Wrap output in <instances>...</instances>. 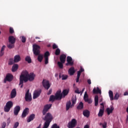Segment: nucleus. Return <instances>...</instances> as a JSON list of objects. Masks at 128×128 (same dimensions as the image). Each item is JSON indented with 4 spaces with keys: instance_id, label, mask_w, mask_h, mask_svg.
Returning <instances> with one entry per match:
<instances>
[{
    "instance_id": "18",
    "label": "nucleus",
    "mask_w": 128,
    "mask_h": 128,
    "mask_svg": "<svg viewBox=\"0 0 128 128\" xmlns=\"http://www.w3.org/2000/svg\"><path fill=\"white\" fill-rule=\"evenodd\" d=\"M34 118H36V114H30L27 119V122H32V120H34Z\"/></svg>"
},
{
    "instance_id": "47",
    "label": "nucleus",
    "mask_w": 128,
    "mask_h": 128,
    "mask_svg": "<svg viewBox=\"0 0 128 128\" xmlns=\"http://www.w3.org/2000/svg\"><path fill=\"white\" fill-rule=\"evenodd\" d=\"M100 126H102L103 128H106V122H105L104 124L100 123Z\"/></svg>"
},
{
    "instance_id": "19",
    "label": "nucleus",
    "mask_w": 128,
    "mask_h": 128,
    "mask_svg": "<svg viewBox=\"0 0 128 128\" xmlns=\"http://www.w3.org/2000/svg\"><path fill=\"white\" fill-rule=\"evenodd\" d=\"M8 42L10 44H16V38L14 36L8 37Z\"/></svg>"
},
{
    "instance_id": "39",
    "label": "nucleus",
    "mask_w": 128,
    "mask_h": 128,
    "mask_svg": "<svg viewBox=\"0 0 128 128\" xmlns=\"http://www.w3.org/2000/svg\"><path fill=\"white\" fill-rule=\"evenodd\" d=\"M62 94L64 96H68V90H63Z\"/></svg>"
},
{
    "instance_id": "52",
    "label": "nucleus",
    "mask_w": 128,
    "mask_h": 128,
    "mask_svg": "<svg viewBox=\"0 0 128 128\" xmlns=\"http://www.w3.org/2000/svg\"><path fill=\"white\" fill-rule=\"evenodd\" d=\"M6 126V122H4L2 124V128H5Z\"/></svg>"
},
{
    "instance_id": "14",
    "label": "nucleus",
    "mask_w": 128,
    "mask_h": 128,
    "mask_svg": "<svg viewBox=\"0 0 128 128\" xmlns=\"http://www.w3.org/2000/svg\"><path fill=\"white\" fill-rule=\"evenodd\" d=\"M20 110V106H17L14 108V116H18Z\"/></svg>"
},
{
    "instance_id": "46",
    "label": "nucleus",
    "mask_w": 128,
    "mask_h": 128,
    "mask_svg": "<svg viewBox=\"0 0 128 128\" xmlns=\"http://www.w3.org/2000/svg\"><path fill=\"white\" fill-rule=\"evenodd\" d=\"M22 42H26V37H24V36H22V40H21Z\"/></svg>"
},
{
    "instance_id": "50",
    "label": "nucleus",
    "mask_w": 128,
    "mask_h": 128,
    "mask_svg": "<svg viewBox=\"0 0 128 128\" xmlns=\"http://www.w3.org/2000/svg\"><path fill=\"white\" fill-rule=\"evenodd\" d=\"M53 50H56V48H58V46L56 44H54L52 45Z\"/></svg>"
},
{
    "instance_id": "12",
    "label": "nucleus",
    "mask_w": 128,
    "mask_h": 128,
    "mask_svg": "<svg viewBox=\"0 0 128 128\" xmlns=\"http://www.w3.org/2000/svg\"><path fill=\"white\" fill-rule=\"evenodd\" d=\"M14 78V76L12 74H8L6 77V78L4 80V82H12Z\"/></svg>"
},
{
    "instance_id": "58",
    "label": "nucleus",
    "mask_w": 128,
    "mask_h": 128,
    "mask_svg": "<svg viewBox=\"0 0 128 128\" xmlns=\"http://www.w3.org/2000/svg\"><path fill=\"white\" fill-rule=\"evenodd\" d=\"M124 96H128V92H124Z\"/></svg>"
},
{
    "instance_id": "10",
    "label": "nucleus",
    "mask_w": 128,
    "mask_h": 128,
    "mask_svg": "<svg viewBox=\"0 0 128 128\" xmlns=\"http://www.w3.org/2000/svg\"><path fill=\"white\" fill-rule=\"evenodd\" d=\"M40 94H42V90L40 89L35 90L33 94V99L36 100V98H38V97L40 96Z\"/></svg>"
},
{
    "instance_id": "13",
    "label": "nucleus",
    "mask_w": 128,
    "mask_h": 128,
    "mask_svg": "<svg viewBox=\"0 0 128 128\" xmlns=\"http://www.w3.org/2000/svg\"><path fill=\"white\" fill-rule=\"evenodd\" d=\"M62 92L60 90H58L55 94V96L57 100H60L62 98V94H61Z\"/></svg>"
},
{
    "instance_id": "3",
    "label": "nucleus",
    "mask_w": 128,
    "mask_h": 128,
    "mask_svg": "<svg viewBox=\"0 0 128 128\" xmlns=\"http://www.w3.org/2000/svg\"><path fill=\"white\" fill-rule=\"evenodd\" d=\"M53 118H54L52 117V115L50 113H47L45 116L44 118H43L44 120H45L44 126H48V128Z\"/></svg>"
},
{
    "instance_id": "9",
    "label": "nucleus",
    "mask_w": 128,
    "mask_h": 128,
    "mask_svg": "<svg viewBox=\"0 0 128 128\" xmlns=\"http://www.w3.org/2000/svg\"><path fill=\"white\" fill-rule=\"evenodd\" d=\"M66 62L67 63L66 64V66H74V61L72 60V57L70 56H67Z\"/></svg>"
},
{
    "instance_id": "23",
    "label": "nucleus",
    "mask_w": 128,
    "mask_h": 128,
    "mask_svg": "<svg viewBox=\"0 0 128 128\" xmlns=\"http://www.w3.org/2000/svg\"><path fill=\"white\" fill-rule=\"evenodd\" d=\"M20 56L19 54L16 55L14 56V62H20Z\"/></svg>"
},
{
    "instance_id": "49",
    "label": "nucleus",
    "mask_w": 128,
    "mask_h": 128,
    "mask_svg": "<svg viewBox=\"0 0 128 128\" xmlns=\"http://www.w3.org/2000/svg\"><path fill=\"white\" fill-rule=\"evenodd\" d=\"M44 64H48V58H44Z\"/></svg>"
},
{
    "instance_id": "7",
    "label": "nucleus",
    "mask_w": 128,
    "mask_h": 128,
    "mask_svg": "<svg viewBox=\"0 0 128 128\" xmlns=\"http://www.w3.org/2000/svg\"><path fill=\"white\" fill-rule=\"evenodd\" d=\"M52 104H46L44 106V110H42V114L43 116H46V112H48V110H50V108H52Z\"/></svg>"
},
{
    "instance_id": "42",
    "label": "nucleus",
    "mask_w": 128,
    "mask_h": 128,
    "mask_svg": "<svg viewBox=\"0 0 128 128\" xmlns=\"http://www.w3.org/2000/svg\"><path fill=\"white\" fill-rule=\"evenodd\" d=\"M118 98H120V94H118V93L116 92L114 96V100H118Z\"/></svg>"
},
{
    "instance_id": "35",
    "label": "nucleus",
    "mask_w": 128,
    "mask_h": 128,
    "mask_svg": "<svg viewBox=\"0 0 128 128\" xmlns=\"http://www.w3.org/2000/svg\"><path fill=\"white\" fill-rule=\"evenodd\" d=\"M7 46L8 48H10L11 50L12 48H14V43H9L8 45Z\"/></svg>"
},
{
    "instance_id": "41",
    "label": "nucleus",
    "mask_w": 128,
    "mask_h": 128,
    "mask_svg": "<svg viewBox=\"0 0 128 128\" xmlns=\"http://www.w3.org/2000/svg\"><path fill=\"white\" fill-rule=\"evenodd\" d=\"M60 54V48H57L55 52V54L56 56H59Z\"/></svg>"
},
{
    "instance_id": "61",
    "label": "nucleus",
    "mask_w": 128,
    "mask_h": 128,
    "mask_svg": "<svg viewBox=\"0 0 128 128\" xmlns=\"http://www.w3.org/2000/svg\"><path fill=\"white\" fill-rule=\"evenodd\" d=\"M100 104L101 106H104V103H101Z\"/></svg>"
},
{
    "instance_id": "26",
    "label": "nucleus",
    "mask_w": 128,
    "mask_h": 128,
    "mask_svg": "<svg viewBox=\"0 0 128 128\" xmlns=\"http://www.w3.org/2000/svg\"><path fill=\"white\" fill-rule=\"evenodd\" d=\"M77 110H82L84 108V103L82 102H80L78 105L76 107Z\"/></svg>"
},
{
    "instance_id": "54",
    "label": "nucleus",
    "mask_w": 128,
    "mask_h": 128,
    "mask_svg": "<svg viewBox=\"0 0 128 128\" xmlns=\"http://www.w3.org/2000/svg\"><path fill=\"white\" fill-rule=\"evenodd\" d=\"M87 82L88 84H92V80L90 79H88L87 80Z\"/></svg>"
},
{
    "instance_id": "2",
    "label": "nucleus",
    "mask_w": 128,
    "mask_h": 128,
    "mask_svg": "<svg viewBox=\"0 0 128 128\" xmlns=\"http://www.w3.org/2000/svg\"><path fill=\"white\" fill-rule=\"evenodd\" d=\"M40 47L38 45L34 44L33 45V52L34 56H38V60L40 62H42V60H44V56L42 54H40Z\"/></svg>"
},
{
    "instance_id": "48",
    "label": "nucleus",
    "mask_w": 128,
    "mask_h": 128,
    "mask_svg": "<svg viewBox=\"0 0 128 128\" xmlns=\"http://www.w3.org/2000/svg\"><path fill=\"white\" fill-rule=\"evenodd\" d=\"M68 78V75H62V80H64Z\"/></svg>"
},
{
    "instance_id": "16",
    "label": "nucleus",
    "mask_w": 128,
    "mask_h": 128,
    "mask_svg": "<svg viewBox=\"0 0 128 128\" xmlns=\"http://www.w3.org/2000/svg\"><path fill=\"white\" fill-rule=\"evenodd\" d=\"M16 96V88H14L12 90L10 94V98H14Z\"/></svg>"
},
{
    "instance_id": "33",
    "label": "nucleus",
    "mask_w": 128,
    "mask_h": 128,
    "mask_svg": "<svg viewBox=\"0 0 128 128\" xmlns=\"http://www.w3.org/2000/svg\"><path fill=\"white\" fill-rule=\"evenodd\" d=\"M110 100H114V92L112 90H109L108 92Z\"/></svg>"
},
{
    "instance_id": "62",
    "label": "nucleus",
    "mask_w": 128,
    "mask_h": 128,
    "mask_svg": "<svg viewBox=\"0 0 128 128\" xmlns=\"http://www.w3.org/2000/svg\"><path fill=\"white\" fill-rule=\"evenodd\" d=\"M48 126H46L45 125H44V126L42 128H48Z\"/></svg>"
},
{
    "instance_id": "11",
    "label": "nucleus",
    "mask_w": 128,
    "mask_h": 128,
    "mask_svg": "<svg viewBox=\"0 0 128 128\" xmlns=\"http://www.w3.org/2000/svg\"><path fill=\"white\" fill-rule=\"evenodd\" d=\"M84 72V68H81L77 72V78L76 79V82H78L80 81V74L82 72Z\"/></svg>"
},
{
    "instance_id": "53",
    "label": "nucleus",
    "mask_w": 128,
    "mask_h": 128,
    "mask_svg": "<svg viewBox=\"0 0 128 128\" xmlns=\"http://www.w3.org/2000/svg\"><path fill=\"white\" fill-rule=\"evenodd\" d=\"M7 124H10V118H9L7 119Z\"/></svg>"
},
{
    "instance_id": "15",
    "label": "nucleus",
    "mask_w": 128,
    "mask_h": 128,
    "mask_svg": "<svg viewBox=\"0 0 128 128\" xmlns=\"http://www.w3.org/2000/svg\"><path fill=\"white\" fill-rule=\"evenodd\" d=\"M30 112V109H28V108H26L22 114V118H26V116H28V112Z\"/></svg>"
},
{
    "instance_id": "36",
    "label": "nucleus",
    "mask_w": 128,
    "mask_h": 128,
    "mask_svg": "<svg viewBox=\"0 0 128 128\" xmlns=\"http://www.w3.org/2000/svg\"><path fill=\"white\" fill-rule=\"evenodd\" d=\"M64 64V63H62V62H58V66H59V68H60L61 70H62V68H64V64Z\"/></svg>"
},
{
    "instance_id": "5",
    "label": "nucleus",
    "mask_w": 128,
    "mask_h": 128,
    "mask_svg": "<svg viewBox=\"0 0 128 128\" xmlns=\"http://www.w3.org/2000/svg\"><path fill=\"white\" fill-rule=\"evenodd\" d=\"M76 124H78L76 120L73 118L71 120V121L68 122L67 127L68 128H74L76 126Z\"/></svg>"
},
{
    "instance_id": "6",
    "label": "nucleus",
    "mask_w": 128,
    "mask_h": 128,
    "mask_svg": "<svg viewBox=\"0 0 128 128\" xmlns=\"http://www.w3.org/2000/svg\"><path fill=\"white\" fill-rule=\"evenodd\" d=\"M32 94L30 93V90H28L25 94V100L26 102H32Z\"/></svg>"
},
{
    "instance_id": "32",
    "label": "nucleus",
    "mask_w": 128,
    "mask_h": 128,
    "mask_svg": "<svg viewBox=\"0 0 128 128\" xmlns=\"http://www.w3.org/2000/svg\"><path fill=\"white\" fill-rule=\"evenodd\" d=\"M83 115L86 118H88L90 116V111L88 110H85L83 112Z\"/></svg>"
},
{
    "instance_id": "29",
    "label": "nucleus",
    "mask_w": 128,
    "mask_h": 128,
    "mask_svg": "<svg viewBox=\"0 0 128 128\" xmlns=\"http://www.w3.org/2000/svg\"><path fill=\"white\" fill-rule=\"evenodd\" d=\"M71 100L72 102V104L71 105V108H73V106H74V104H76V97L72 98Z\"/></svg>"
},
{
    "instance_id": "51",
    "label": "nucleus",
    "mask_w": 128,
    "mask_h": 128,
    "mask_svg": "<svg viewBox=\"0 0 128 128\" xmlns=\"http://www.w3.org/2000/svg\"><path fill=\"white\" fill-rule=\"evenodd\" d=\"M52 90L50 89L48 91V92L47 93V94L48 96H50V94H52Z\"/></svg>"
},
{
    "instance_id": "17",
    "label": "nucleus",
    "mask_w": 128,
    "mask_h": 128,
    "mask_svg": "<svg viewBox=\"0 0 128 128\" xmlns=\"http://www.w3.org/2000/svg\"><path fill=\"white\" fill-rule=\"evenodd\" d=\"M93 94H102V90L100 89V88L97 87L96 88H94L93 89Z\"/></svg>"
},
{
    "instance_id": "22",
    "label": "nucleus",
    "mask_w": 128,
    "mask_h": 128,
    "mask_svg": "<svg viewBox=\"0 0 128 128\" xmlns=\"http://www.w3.org/2000/svg\"><path fill=\"white\" fill-rule=\"evenodd\" d=\"M84 100L86 102H88V104H90V99H88V94L86 92L84 94Z\"/></svg>"
},
{
    "instance_id": "63",
    "label": "nucleus",
    "mask_w": 128,
    "mask_h": 128,
    "mask_svg": "<svg viewBox=\"0 0 128 128\" xmlns=\"http://www.w3.org/2000/svg\"><path fill=\"white\" fill-rule=\"evenodd\" d=\"M42 126V124H40L38 127H37L36 128H40Z\"/></svg>"
},
{
    "instance_id": "57",
    "label": "nucleus",
    "mask_w": 128,
    "mask_h": 128,
    "mask_svg": "<svg viewBox=\"0 0 128 128\" xmlns=\"http://www.w3.org/2000/svg\"><path fill=\"white\" fill-rule=\"evenodd\" d=\"M100 110H104V106H101Z\"/></svg>"
},
{
    "instance_id": "60",
    "label": "nucleus",
    "mask_w": 128,
    "mask_h": 128,
    "mask_svg": "<svg viewBox=\"0 0 128 128\" xmlns=\"http://www.w3.org/2000/svg\"><path fill=\"white\" fill-rule=\"evenodd\" d=\"M84 90H85L84 88L82 90V92H81L82 94V92H84Z\"/></svg>"
},
{
    "instance_id": "28",
    "label": "nucleus",
    "mask_w": 128,
    "mask_h": 128,
    "mask_svg": "<svg viewBox=\"0 0 128 128\" xmlns=\"http://www.w3.org/2000/svg\"><path fill=\"white\" fill-rule=\"evenodd\" d=\"M54 100H58L56 97V96L51 95L50 97L49 101L52 102H54Z\"/></svg>"
},
{
    "instance_id": "40",
    "label": "nucleus",
    "mask_w": 128,
    "mask_h": 128,
    "mask_svg": "<svg viewBox=\"0 0 128 128\" xmlns=\"http://www.w3.org/2000/svg\"><path fill=\"white\" fill-rule=\"evenodd\" d=\"M48 56H50V52H48V51H47L44 54V58H48Z\"/></svg>"
},
{
    "instance_id": "27",
    "label": "nucleus",
    "mask_w": 128,
    "mask_h": 128,
    "mask_svg": "<svg viewBox=\"0 0 128 128\" xmlns=\"http://www.w3.org/2000/svg\"><path fill=\"white\" fill-rule=\"evenodd\" d=\"M70 108H72V102H70V100H69L66 104V110H70Z\"/></svg>"
},
{
    "instance_id": "25",
    "label": "nucleus",
    "mask_w": 128,
    "mask_h": 128,
    "mask_svg": "<svg viewBox=\"0 0 128 128\" xmlns=\"http://www.w3.org/2000/svg\"><path fill=\"white\" fill-rule=\"evenodd\" d=\"M74 72H76V71L74 70V68L71 67L68 70L69 74L70 76H72L74 74Z\"/></svg>"
},
{
    "instance_id": "55",
    "label": "nucleus",
    "mask_w": 128,
    "mask_h": 128,
    "mask_svg": "<svg viewBox=\"0 0 128 128\" xmlns=\"http://www.w3.org/2000/svg\"><path fill=\"white\" fill-rule=\"evenodd\" d=\"M75 92L76 94H80V90H78V88H77L76 90H75Z\"/></svg>"
},
{
    "instance_id": "45",
    "label": "nucleus",
    "mask_w": 128,
    "mask_h": 128,
    "mask_svg": "<svg viewBox=\"0 0 128 128\" xmlns=\"http://www.w3.org/2000/svg\"><path fill=\"white\" fill-rule=\"evenodd\" d=\"M14 32V28L10 27V34H12Z\"/></svg>"
},
{
    "instance_id": "31",
    "label": "nucleus",
    "mask_w": 128,
    "mask_h": 128,
    "mask_svg": "<svg viewBox=\"0 0 128 128\" xmlns=\"http://www.w3.org/2000/svg\"><path fill=\"white\" fill-rule=\"evenodd\" d=\"M6 48V46L4 45L2 48H1V50L0 52V56H4V50Z\"/></svg>"
},
{
    "instance_id": "1",
    "label": "nucleus",
    "mask_w": 128,
    "mask_h": 128,
    "mask_svg": "<svg viewBox=\"0 0 128 128\" xmlns=\"http://www.w3.org/2000/svg\"><path fill=\"white\" fill-rule=\"evenodd\" d=\"M34 76L36 75L33 72L28 74V72L26 70L22 72L20 78V84H22L24 82H26L28 80L32 82L34 80Z\"/></svg>"
},
{
    "instance_id": "44",
    "label": "nucleus",
    "mask_w": 128,
    "mask_h": 128,
    "mask_svg": "<svg viewBox=\"0 0 128 128\" xmlns=\"http://www.w3.org/2000/svg\"><path fill=\"white\" fill-rule=\"evenodd\" d=\"M20 124V123L18 122H16L14 124L13 128H18V126Z\"/></svg>"
},
{
    "instance_id": "38",
    "label": "nucleus",
    "mask_w": 128,
    "mask_h": 128,
    "mask_svg": "<svg viewBox=\"0 0 128 128\" xmlns=\"http://www.w3.org/2000/svg\"><path fill=\"white\" fill-rule=\"evenodd\" d=\"M14 59L10 58L9 60V62H8L9 66H12L14 64Z\"/></svg>"
},
{
    "instance_id": "24",
    "label": "nucleus",
    "mask_w": 128,
    "mask_h": 128,
    "mask_svg": "<svg viewBox=\"0 0 128 128\" xmlns=\"http://www.w3.org/2000/svg\"><path fill=\"white\" fill-rule=\"evenodd\" d=\"M18 64H14L12 66V72H16L18 70Z\"/></svg>"
},
{
    "instance_id": "56",
    "label": "nucleus",
    "mask_w": 128,
    "mask_h": 128,
    "mask_svg": "<svg viewBox=\"0 0 128 128\" xmlns=\"http://www.w3.org/2000/svg\"><path fill=\"white\" fill-rule=\"evenodd\" d=\"M84 128H90V126H88V124H86Z\"/></svg>"
},
{
    "instance_id": "64",
    "label": "nucleus",
    "mask_w": 128,
    "mask_h": 128,
    "mask_svg": "<svg viewBox=\"0 0 128 128\" xmlns=\"http://www.w3.org/2000/svg\"><path fill=\"white\" fill-rule=\"evenodd\" d=\"M126 112H127L128 114V108H126Z\"/></svg>"
},
{
    "instance_id": "20",
    "label": "nucleus",
    "mask_w": 128,
    "mask_h": 128,
    "mask_svg": "<svg viewBox=\"0 0 128 128\" xmlns=\"http://www.w3.org/2000/svg\"><path fill=\"white\" fill-rule=\"evenodd\" d=\"M60 62L62 63H65L66 62V56L64 54H62L60 57Z\"/></svg>"
},
{
    "instance_id": "21",
    "label": "nucleus",
    "mask_w": 128,
    "mask_h": 128,
    "mask_svg": "<svg viewBox=\"0 0 128 128\" xmlns=\"http://www.w3.org/2000/svg\"><path fill=\"white\" fill-rule=\"evenodd\" d=\"M114 110V106H110V108H108L106 110V112H107V114L108 116L110 114H112V112Z\"/></svg>"
},
{
    "instance_id": "8",
    "label": "nucleus",
    "mask_w": 128,
    "mask_h": 128,
    "mask_svg": "<svg viewBox=\"0 0 128 128\" xmlns=\"http://www.w3.org/2000/svg\"><path fill=\"white\" fill-rule=\"evenodd\" d=\"M42 85L46 90H48V88H50V82L48 80H44L42 81Z\"/></svg>"
},
{
    "instance_id": "37",
    "label": "nucleus",
    "mask_w": 128,
    "mask_h": 128,
    "mask_svg": "<svg viewBox=\"0 0 128 128\" xmlns=\"http://www.w3.org/2000/svg\"><path fill=\"white\" fill-rule=\"evenodd\" d=\"M104 110H100L98 114V116H104Z\"/></svg>"
},
{
    "instance_id": "4",
    "label": "nucleus",
    "mask_w": 128,
    "mask_h": 128,
    "mask_svg": "<svg viewBox=\"0 0 128 128\" xmlns=\"http://www.w3.org/2000/svg\"><path fill=\"white\" fill-rule=\"evenodd\" d=\"M14 106V103L12 101H8L6 103V105L4 107V112H8L10 110V108Z\"/></svg>"
},
{
    "instance_id": "34",
    "label": "nucleus",
    "mask_w": 128,
    "mask_h": 128,
    "mask_svg": "<svg viewBox=\"0 0 128 128\" xmlns=\"http://www.w3.org/2000/svg\"><path fill=\"white\" fill-rule=\"evenodd\" d=\"M26 62H27L28 64H31L32 62V58H30V56H27L25 58Z\"/></svg>"
},
{
    "instance_id": "43",
    "label": "nucleus",
    "mask_w": 128,
    "mask_h": 128,
    "mask_svg": "<svg viewBox=\"0 0 128 128\" xmlns=\"http://www.w3.org/2000/svg\"><path fill=\"white\" fill-rule=\"evenodd\" d=\"M51 128H60V126H58V124H54L52 125Z\"/></svg>"
},
{
    "instance_id": "59",
    "label": "nucleus",
    "mask_w": 128,
    "mask_h": 128,
    "mask_svg": "<svg viewBox=\"0 0 128 128\" xmlns=\"http://www.w3.org/2000/svg\"><path fill=\"white\" fill-rule=\"evenodd\" d=\"M36 38V40H40V37H38V36H36V38Z\"/></svg>"
},
{
    "instance_id": "30",
    "label": "nucleus",
    "mask_w": 128,
    "mask_h": 128,
    "mask_svg": "<svg viewBox=\"0 0 128 128\" xmlns=\"http://www.w3.org/2000/svg\"><path fill=\"white\" fill-rule=\"evenodd\" d=\"M98 96L96 95L94 97V106H98Z\"/></svg>"
}]
</instances>
